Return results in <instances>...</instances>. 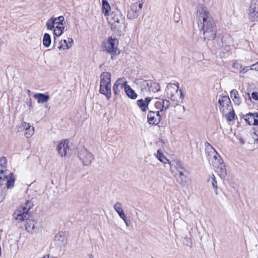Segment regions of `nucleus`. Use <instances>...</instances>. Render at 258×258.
Listing matches in <instances>:
<instances>
[{"label": "nucleus", "instance_id": "dca6fc26", "mask_svg": "<svg viewBox=\"0 0 258 258\" xmlns=\"http://www.w3.org/2000/svg\"><path fill=\"white\" fill-rule=\"evenodd\" d=\"M111 30L116 33L117 35H121L125 32V26L124 24V19L122 21L114 23L111 25Z\"/></svg>", "mask_w": 258, "mask_h": 258}, {"label": "nucleus", "instance_id": "4be33fe9", "mask_svg": "<svg viewBox=\"0 0 258 258\" xmlns=\"http://www.w3.org/2000/svg\"><path fill=\"white\" fill-rule=\"evenodd\" d=\"M170 167V170L172 173L181 170L183 167L182 163L179 161H172L169 162Z\"/></svg>", "mask_w": 258, "mask_h": 258}, {"label": "nucleus", "instance_id": "b1692460", "mask_svg": "<svg viewBox=\"0 0 258 258\" xmlns=\"http://www.w3.org/2000/svg\"><path fill=\"white\" fill-rule=\"evenodd\" d=\"M124 92L131 99H136L137 98V93L127 84L125 86Z\"/></svg>", "mask_w": 258, "mask_h": 258}, {"label": "nucleus", "instance_id": "c9c22d12", "mask_svg": "<svg viewBox=\"0 0 258 258\" xmlns=\"http://www.w3.org/2000/svg\"><path fill=\"white\" fill-rule=\"evenodd\" d=\"M209 181L211 182L213 187L215 189V190L216 191L218 187L217 182V180H216L215 176L214 174H213L209 179Z\"/></svg>", "mask_w": 258, "mask_h": 258}, {"label": "nucleus", "instance_id": "473e14b6", "mask_svg": "<svg viewBox=\"0 0 258 258\" xmlns=\"http://www.w3.org/2000/svg\"><path fill=\"white\" fill-rule=\"evenodd\" d=\"M59 49H68L72 47V44L69 45L67 43V41L66 40H61L59 43Z\"/></svg>", "mask_w": 258, "mask_h": 258}, {"label": "nucleus", "instance_id": "f257e3e1", "mask_svg": "<svg viewBox=\"0 0 258 258\" xmlns=\"http://www.w3.org/2000/svg\"><path fill=\"white\" fill-rule=\"evenodd\" d=\"M197 20L204 38L208 40H214L216 36L217 28L210 12L206 8L201 7L197 11Z\"/></svg>", "mask_w": 258, "mask_h": 258}, {"label": "nucleus", "instance_id": "412c9836", "mask_svg": "<svg viewBox=\"0 0 258 258\" xmlns=\"http://www.w3.org/2000/svg\"><path fill=\"white\" fill-rule=\"evenodd\" d=\"M123 19L124 18L120 14L111 13L109 15L107 20L108 21V23L111 25L112 24H114V22L115 23L116 22H118L120 21H122Z\"/></svg>", "mask_w": 258, "mask_h": 258}, {"label": "nucleus", "instance_id": "a19ab883", "mask_svg": "<svg viewBox=\"0 0 258 258\" xmlns=\"http://www.w3.org/2000/svg\"><path fill=\"white\" fill-rule=\"evenodd\" d=\"M248 70H250V68H249L248 67H246L244 68H242V69L240 70L239 72L240 74H244Z\"/></svg>", "mask_w": 258, "mask_h": 258}, {"label": "nucleus", "instance_id": "0eeeda50", "mask_svg": "<svg viewBox=\"0 0 258 258\" xmlns=\"http://www.w3.org/2000/svg\"><path fill=\"white\" fill-rule=\"evenodd\" d=\"M118 41L115 37H109L106 41L102 43L103 50L111 55V58L114 59V56L120 53L118 48Z\"/></svg>", "mask_w": 258, "mask_h": 258}, {"label": "nucleus", "instance_id": "39448f33", "mask_svg": "<svg viewBox=\"0 0 258 258\" xmlns=\"http://www.w3.org/2000/svg\"><path fill=\"white\" fill-rule=\"evenodd\" d=\"M165 94L166 96L170 99L173 102L172 105L175 107L179 102V99H183L184 94L181 90L179 89L178 84H169L166 87L165 89Z\"/></svg>", "mask_w": 258, "mask_h": 258}, {"label": "nucleus", "instance_id": "c756f323", "mask_svg": "<svg viewBox=\"0 0 258 258\" xmlns=\"http://www.w3.org/2000/svg\"><path fill=\"white\" fill-rule=\"evenodd\" d=\"M102 12L105 16H108V12L110 10V6L106 0H102Z\"/></svg>", "mask_w": 258, "mask_h": 258}, {"label": "nucleus", "instance_id": "603ef678", "mask_svg": "<svg viewBox=\"0 0 258 258\" xmlns=\"http://www.w3.org/2000/svg\"><path fill=\"white\" fill-rule=\"evenodd\" d=\"M212 0H208V3H210L211 2Z\"/></svg>", "mask_w": 258, "mask_h": 258}, {"label": "nucleus", "instance_id": "2eb2a0df", "mask_svg": "<svg viewBox=\"0 0 258 258\" xmlns=\"http://www.w3.org/2000/svg\"><path fill=\"white\" fill-rule=\"evenodd\" d=\"M64 18L62 16H59L57 18L52 17L47 21L46 26L47 29L51 30L54 28L55 26H59L61 25V24H63V22H64Z\"/></svg>", "mask_w": 258, "mask_h": 258}, {"label": "nucleus", "instance_id": "393cba45", "mask_svg": "<svg viewBox=\"0 0 258 258\" xmlns=\"http://www.w3.org/2000/svg\"><path fill=\"white\" fill-rule=\"evenodd\" d=\"M230 96L236 105H239L241 104V101L239 93L236 90L233 89L231 91Z\"/></svg>", "mask_w": 258, "mask_h": 258}, {"label": "nucleus", "instance_id": "aec40b11", "mask_svg": "<svg viewBox=\"0 0 258 258\" xmlns=\"http://www.w3.org/2000/svg\"><path fill=\"white\" fill-rule=\"evenodd\" d=\"M151 101L150 97H146L145 99H139L137 101V104L141 110L143 112L147 111L148 105Z\"/></svg>", "mask_w": 258, "mask_h": 258}, {"label": "nucleus", "instance_id": "79ce46f5", "mask_svg": "<svg viewBox=\"0 0 258 258\" xmlns=\"http://www.w3.org/2000/svg\"><path fill=\"white\" fill-rule=\"evenodd\" d=\"M253 135V138L254 139L255 141L256 142H258V128L254 132L252 133Z\"/></svg>", "mask_w": 258, "mask_h": 258}, {"label": "nucleus", "instance_id": "cd10ccee", "mask_svg": "<svg viewBox=\"0 0 258 258\" xmlns=\"http://www.w3.org/2000/svg\"><path fill=\"white\" fill-rule=\"evenodd\" d=\"M34 97L37 99L39 103H45L49 99L48 95L41 93L35 94Z\"/></svg>", "mask_w": 258, "mask_h": 258}, {"label": "nucleus", "instance_id": "49530a36", "mask_svg": "<svg viewBox=\"0 0 258 258\" xmlns=\"http://www.w3.org/2000/svg\"><path fill=\"white\" fill-rule=\"evenodd\" d=\"M251 97L255 100H258V92H252L251 94Z\"/></svg>", "mask_w": 258, "mask_h": 258}, {"label": "nucleus", "instance_id": "1a4fd4ad", "mask_svg": "<svg viewBox=\"0 0 258 258\" xmlns=\"http://www.w3.org/2000/svg\"><path fill=\"white\" fill-rule=\"evenodd\" d=\"M145 0H138L134 4L131 10L128 12L127 17L130 19L137 18L139 16V12L141 10Z\"/></svg>", "mask_w": 258, "mask_h": 258}, {"label": "nucleus", "instance_id": "4c0bfd02", "mask_svg": "<svg viewBox=\"0 0 258 258\" xmlns=\"http://www.w3.org/2000/svg\"><path fill=\"white\" fill-rule=\"evenodd\" d=\"M21 211L27 215L30 209L29 207H27L24 205H22L19 208Z\"/></svg>", "mask_w": 258, "mask_h": 258}, {"label": "nucleus", "instance_id": "7ed1b4c3", "mask_svg": "<svg viewBox=\"0 0 258 258\" xmlns=\"http://www.w3.org/2000/svg\"><path fill=\"white\" fill-rule=\"evenodd\" d=\"M170 102L168 99L158 100L155 102L156 108L159 109L157 111H150L147 116L148 121L151 124H158L161 121V114H164L170 105Z\"/></svg>", "mask_w": 258, "mask_h": 258}, {"label": "nucleus", "instance_id": "ddd939ff", "mask_svg": "<svg viewBox=\"0 0 258 258\" xmlns=\"http://www.w3.org/2000/svg\"><path fill=\"white\" fill-rule=\"evenodd\" d=\"M68 143L67 140H64L57 145V152L61 157L68 156L71 154V150Z\"/></svg>", "mask_w": 258, "mask_h": 258}, {"label": "nucleus", "instance_id": "f3484780", "mask_svg": "<svg viewBox=\"0 0 258 258\" xmlns=\"http://www.w3.org/2000/svg\"><path fill=\"white\" fill-rule=\"evenodd\" d=\"M54 242L58 246L61 247L64 246L67 243L65 233L63 232H58L55 236Z\"/></svg>", "mask_w": 258, "mask_h": 258}, {"label": "nucleus", "instance_id": "a18cd8bd", "mask_svg": "<svg viewBox=\"0 0 258 258\" xmlns=\"http://www.w3.org/2000/svg\"><path fill=\"white\" fill-rule=\"evenodd\" d=\"M253 125H258V115L254 114V118L253 120Z\"/></svg>", "mask_w": 258, "mask_h": 258}, {"label": "nucleus", "instance_id": "c85d7f7f", "mask_svg": "<svg viewBox=\"0 0 258 258\" xmlns=\"http://www.w3.org/2000/svg\"><path fill=\"white\" fill-rule=\"evenodd\" d=\"M148 91L154 93L160 91V86L158 83L151 80Z\"/></svg>", "mask_w": 258, "mask_h": 258}, {"label": "nucleus", "instance_id": "3c124183", "mask_svg": "<svg viewBox=\"0 0 258 258\" xmlns=\"http://www.w3.org/2000/svg\"><path fill=\"white\" fill-rule=\"evenodd\" d=\"M124 222H125V223L127 226H128V224L127 222L126 221V219H125V221H124Z\"/></svg>", "mask_w": 258, "mask_h": 258}, {"label": "nucleus", "instance_id": "6ab92c4d", "mask_svg": "<svg viewBox=\"0 0 258 258\" xmlns=\"http://www.w3.org/2000/svg\"><path fill=\"white\" fill-rule=\"evenodd\" d=\"M150 81L140 78L136 79L135 83L140 87L142 91L145 92L148 91Z\"/></svg>", "mask_w": 258, "mask_h": 258}, {"label": "nucleus", "instance_id": "2f4dec72", "mask_svg": "<svg viewBox=\"0 0 258 258\" xmlns=\"http://www.w3.org/2000/svg\"><path fill=\"white\" fill-rule=\"evenodd\" d=\"M51 42V37L49 34L45 33L43 38V44L44 46L48 47Z\"/></svg>", "mask_w": 258, "mask_h": 258}, {"label": "nucleus", "instance_id": "20e7f679", "mask_svg": "<svg viewBox=\"0 0 258 258\" xmlns=\"http://www.w3.org/2000/svg\"><path fill=\"white\" fill-rule=\"evenodd\" d=\"M207 144L209 146V148H208L210 152L209 156H211L210 161L214 167L215 172L221 178L225 177L227 175V171L225 165L223 163L221 157L215 149L211 146L209 143H207Z\"/></svg>", "mask_w": 258, "mask_h": 258}, {"label": "nucleus", "instance_id": "7c9ffc66", "mask_svg": "<svg viewBox=\"0 0 258 258\" xmlns=\"http://www.w3.org/2000/svg\"><path fill=\"white\" fill-rule=\"evenodd\" d=\"M155 156L156 158L163 164H166L169 162L168 159H167L164 154L159 150L157 151Z\"/></svg>", "mask_w": 258, "mask_h": 258}, {"label": "nucleus", "instance_id": "a878e982", "mask_svg": "<svg viewBox=\"0 0 258 258\" xmlns=\"http://www.w3.org/2000/svg\"><path fill=\"white\" fill-rule=\"evenodd\" d=\"M177 182L182 187H187L188 185L189 178L187 175H185L182 176H176Z\"/></svg>", "mask_w": 258, "mask_h": 258}, {"label": "nucleus", "instance_id": "8fccbe9b", "mask_svg": "<svg viewBox=\"0 0 258 258\" xmlns=\"http://www.w3.org/2000/svg\"><path fill=\"white\" fill-rule=\"evenodd\" d=\"M239 142L241 144H244V140L242 139H239Z\"/></svg>", "mask_w": 258, "mask_h": 258}, {"label": "nucleus", "instance_id": "de8ad7c7", "mask_svg": "<svg viewBox=\"0 0 258 258\" xmlns=\"http://www.w3.org/2000/svg\"><path fill=\"white\" fill-rule=\"evenodd\" d=\"M54 29H56V30L63 31V30L64 29V26L63 24H61V25H59V26L56 25V26H55V27H54Z\"/></svg>", "mask_w": 258, "mask_h": 258}, {"label": "nucleus", "instance_id": "f8f14e48", "mask_svg": "<svg viewBox=\"0 0 258 258\" xmlns=\"http://www.w3.org/2000/svg\"><path fill=\"white\" fill-rule=\"evenodd\" d=\"M248 19L251 22L258 21V2L251 3L248 13Z\"/></svg>", "mask_w": 258, "mask_h": 258}, {"label": "nucleus", "instance_id": "5701e85b", "mask_svg": "<svg viewBox=\"0 0 258 258\" xmlns=\"http://www.w3.org/2000/svg\"><path fill=\"white\" fill-rule=\"evenodd\" d=\"M113 208L115 212L118 214L120 218L123 221H125V215L122 208L121 204L119 202H116L114 205Z\"/></svg>", "mask_w": 258, "mask_h": 258}, {"label": "nucleus", "instance_id": "e433bc0d", "mask_svg": "<svg viewBox=\"0 0 258 258\" xmlns=\"http://www.w3.org/2000/svg\"><path fill=\"white\" fill-rule=\"evenodd\" d=\"M232 67L234 69H235L237 70H240L242 69V66L240 63H239L238 61H235L233 63Z\"/></svg>", "mask_w": 258, "mask_h": 258}, {"label": "nucleus", "instance_id": "4468645a", "mask_svg": "<svg viewBox=\"0 0 258 258\" xmlns=\"http://www.w3.org/2000/svg\"><path fill=\"white\" fill-rule=\"evenodd\" d=\"M127 82L124 78L118 79L113 86V93L115 96H119Z\"/></svg>", "mask_w": 258, "mask_h": 258}, {"label": "nucleus", "instance_id": "58836bf2", "mask_svg": "<svg viewBox=\"0 0 258 258\" xmlns=\"http://www.w3.org/2000/svg\"><path fill=\"white\" fill-rule=\"evenodd\" d=\"M53 29V31H54V35L56 36H60L62 34V32H63V31H61V30H56V29Z\"/></svg>", "mask_w": 258, "mask_h": 258}, {"label": "nucleus", "instance_id": "423d86ee", "mask_svg": "<svg viewBox=\"0 0 258 258\" xmlns=\"http://www.w3.org/2000/svg\"><path fill=\"white\" fill-rule=\"evenodd\" d=\"M111 74L103 72L100 75V84L99 92L103 94L109 100L111 96Z\"/></svg>", "mask_w": 258, "mask_h": 258}, {"label": "nucleus", "instance_id": "c03bdc74", "mask_svg": "<svg viewBox=\"0 0 258 258\" xmlns=\"http://www.w3.org/2000/svg\"><path fill=\"white\" fill-rule=\"evenodd\" d=\"M250 70H255L258 71V62L251 65L250 67Z\"/></svg>", "mask_w": 258, "mask_h": 258}, {"label": "nucleus", "instance_id": "72a5a7b5", "mask_svg": "<svg viewBox=\"0 0 258 258\" xmlns=\"http://www.w3.org/2000/svg\"><path fill=\"white\" fill-rule=\"evenodd\" d=\"M254 114L252 113H249L246 114L244 116V120L246 122L248 123L249 125L253 124V120L254 118Z\"/></svg>", "mask_w": 258, "mask_h": 258}, {"label": "nucleus", "instance_id": "f704fd0d", "mask_svg": "<svg viewBox=\"0 0 258 258\" xmlns=\"http://www.w3.org/2000/svg\"><path fill=\"white\" fill-rule=\"evenodd\" d=\"M225 114V117L227 120L229 121L233 120L234 118L235 113L233 110L231 108V110L228 111Z\"/></svg>", "mask_w": 258, "mask_h": 258}, {"label": "nucleus", "instance_id": "bb28decb", "mask_svg": "<svg viewBox=\"0 0 258 258\" xmlns=\"http://www.w3.org/2000/svg\"><path fill=\"white\" fill-rule=\"evenodd\" d=\"M13 217L16 220H19L20 221H24L27 219V215L18 209L13 214Z\"/></svg>", "mask_w": 258, "mask_h": 258}, {"label": "nucleus", "instance_id": "f03ea898", "mask_svg": "<svg viewBox=\"0 0 258 258\" xmlns=\"http://www.w3.org/2000/svg\"><path fill=\"white\" fill-rule=\"evenodd\" d=\"M7 159L5 157L0 159V202L5 199L6 190L14 186V174L7 169Z\"/></svg>", "mask_w": 258, "mask_h": 258}, {"label": "nucleus", "instance_id": "6e6552de", "mask_svg": "<svg viewBox=\"0 0 258 258\" xmlns=\"http://www.w3.org/2000/svg\"><path fill=\"white\" fill-rule=\"evenodd\" d=\"M78 156L84 166L90 165L94 159L92 153L84 147L78 149Z\"/></svg>", "mask_w": 258, "mask_h": 258}, {"label": "nucleus", "instance_id": "9d476101", "mask_svg": "<svg viewBox=\"0 0 258 258\" xmlns=\"http://www.w3.org/2000/svg\"><path fill=\"white\" fill-rule=\"evenodd\" d=\"M218 103L219 109L222 113H226L228 111L231 110V101L228 96H223L220 97Z\"/></svg>", "mask_w": 258, "mask_h": 258}, {"label": "nucleus", "instance_id": "ea45409f", "mask_svg": "<svg viewBox=\"0 0 258 258\" xmlns=\"http://www.w3.org/2000/svg\"><path fill=\"white\" fill-rule=\"evenodd\" d=\"M185 171V169L184 168H183L182 169H181V170H178V171H177L178 175H176V176H182L186 175Z\"/></svg>", "mask_w": 258, "mask_h": 258}, {"label": "nucleus", "instance_id": "37998d69", "mask_svg": "<svg viewBox=\"0 0 258 258\" xmlns=\"http://www.w3.org/2000/svg\"><path fill=\"white\" fill-rule=\"evenodd\" d=\"M24 205L27 207H29L30 209L33 207V204L31 201H27Z\"/></svg>", "mask_w": 258, "mask_h": 258}, {"label": "nucleus", "instance_id": "9b49d317", "mask_svg": "<svg viewBox=\"0 0 258 258\" xmlns=\"http://www.w3.org/2000/svg\"><path fill=\"white\" fill-rule=\"evenodd\" d=\"M17 127L18 131H24V136L27 138H31L34 134V127L27 122L22 121L20 126Z\"/></svg>", "mask_w": 258, "mask_h": 258}, {"label": "nucleus", "instance_id": "a211bd4d", "mask_svg": "<svg viewBox=\"0 0 258 258\" xmlns=\"http://www.w3.org/2000/svg\"><path fill=\"white\" fill-rule=\"evenodd\" d=\"M25 227L26 230L29 233H33L38 228L37 222L33 219L28 220Z\"/></svg>", "mask_w": 258, "mask_h": 258}, {"label": "nucleus", "instance_id": "09e8293b", "mask_svg": "<svg viewBox=\"0 0 258 258\" xmlns=\"http://www.w3.org/2000/svg\"><path fill=\"white\" fill-rule=\"evenodd\" d=\"M73 42H74V40H73V39L72 38H68L67 43H68V44H69V45L70 44L72 45Z\"/></svg>", "mask_w": 258, "mask_h": 258}]
</instances>
